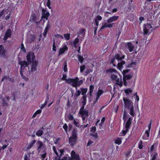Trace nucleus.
<instances>
[{"label": "nucleus", "mask_w": 160, "mask_h": 160, "mask_svg": "<svg viewBox=\"0 0 160 160\" xmlns=\"http://www.w3.org/2000/svg\"><path fill=\"white\" fill-rule=\"evenodd\" d=\"M81 93V92L80 91L78 90V91H77L75 93V96L76 97H78V96H79Z\"/></svg>", "instance_id": "obj_54"}, {"label": "nucleus", "mask_w": 160, "mask_h": 160, "mask_svg": "<svg viewBox=\"0 0 160 160\" xmlns=\"http://www.w3.org/2000/svg\"><path fill=\"white\" fill-rule=\"evenodd\" d=\"M92 71L90 69H87L85 72V76H87L88 74L90 73V72H92Z\"/></svg>", "instance_id": "obj_64"}, {"label": "nucleus", "mask_w": 160, "mask_h": 160, "mask_svg": "<svg viewBox=\"0 0 160 160\" xmlns=\"http://www.w3.org/2000/svg\"><path fill=\"white\" fill-rule=\"evenodd\" d=\"M123 101L124 104L125 108L129 109L131 106L133 105V103L132 101L129 99L128 98L124 97L123 98Z\"/></svg>", "instance_id": "obj_4"}, {"label": "nucleus", "mask_w": 160, "mask_h": 160, "mask_svg": "<svg viewBox=\"0 0 160 160\" xmlns=\"http://www.w3.org/2000/svg\"><path fill=\"white\" fill-rule=\"evenodd\" d=\"M86 68V66L85 65H83L82 66H81L80 67V72H82Z\"/></svg>", "instance_id": "obj_43"}, {"label": "nucleus", "mask_w": 160, "mask_h": 160, "mask_svg": "<svg viewBox=\"0 0 160 160\" xmlns=\"http://www.w3.org/2000/svg\"><path fill=\"white\" fill-rule=\"evenodd\" d=\"M142 144V141H140V142H139L138 147V148L140 149H142L143 148V145Z\"/></svg>", "instance_id": "obj_52"}, {"label": "nucleus", "mask_w": 160, "mask_h": 160, "mask_svg": "<svg viewBox=\"0 0 160 160\" xmlns=\"http://www.w3.org/2000/svg\"><path fill=\"white\" fill-rule=\"evenodd\" d=\"M64 36L65 39L67 40H68L70 38V34L67 33L64 34Z\"/></svg>", "instance_id": "obj_42"}, {"label": "nucleus", "mask_w": 160, "mask_h": 160, "mask_svg": "<svg viewBox=\"0 0 160 160\" xmlns=\"http://www.w3.org/2000/svg\"><path fill=\"white\" fill-rule=\"evenodd\" d=\"M21 50L23 51L24 52H25L26 51V49H25V48L24 47V45L22 43L21 44Z\"/></svg>", "instance_id": "obj_53"}, {"label": "nucleus", "mask_w": 160, "mask_h": 160, "mask_svg": "<svg viewBox=\"0 0 160 160\" xmlns=\"http://www.w3.org/2000/svg\"><path fill=\"white\" fill-rule=\"evenodd\" d=\"M118 76L116 75L112 74L111 76V78L112 80H115L117 79Z\"/></svg>", "instance_id": "obj_49"}, {"label": "nucleus", "mask_w": 160, "mask_h": 160, "mask_svg": "<svg viewBox=\"0 0 160 160\" xmlns=\"http://www.w3.org/2000/svg\"><path fill=\"white\" fill-rule=\"evenodd\" d=\"M26 58L27 61L25 60L22 61L20 58H19V59L18 61V64L21 66L20 73L23 79H24L25 78V76L23 74V72H24V74L27 76L30 74L29 68L28 67V65L32 63L31 58L32 60H33V59L35 58V56L33 52H29L27 54Z\"/></svg>", "instance_id": "obj_1"}, {"label": "nucleus", "mask_w": 160, "mask_h": 160, "mask_svg": "<svg viewBox=\"0 0 160 160\" xmlns=\"http://www.w3.org/2000/svg\"><path fill=\"white\" fill-rule=\"evenodd\" d=\"M115 57L116 59L118 61H121L122 59L124 58L125 56L124 55H122V53H116Z\"/></svg>", "instance_id": "obj_18"}, {"label": "nucleus", "mask_w": 160, "mask_h": 160, "mask_svg": "<svg viewBox=\"0 0 160 160\" xmlns=\"http://www.w3.org/2000/svg\"><path fill=\"white\" fill-rule=\"evenodd\" d=\"M127 113L126 112L124 111L123 113V119L124 121V122H125V121L127 120Z\"/></svg>", "instance_id": "obj_40"}, {"label": "nucleus", "mask_w": 160, "mask_h": 160, "mask_svg": "<svg viewBox=\"0 0 160 160\" xmlns=\"http://www.w3.org/2000/svg\"><path fill=\"white\" fill-rule=\"evenodd\" d=\"M125 63L126 62L124 60H121L120 62H118V63L117 65V68L119 70L121 71L123 65L125 64Z\"/></svg>", "instance_id": "obj_21"}, {"label": "nucleus", "mask_w": 160, "mask_h": 160, "mask_svg": "<svg viewBox=\"0 0 160 160\" xmlns=\"http://www.w3.org/2000/svg\"><path fill=\"white\" fill-rule=\"evenodd\" d=\"M54 36L56 38H60L62 39H63V37L62 35L59 34H55Z\"/></svg>", "instance_id": "obj_50"}, {"label": "nucleus", "mask_w": 160, "mask_h": 160, "mask_svg": "<svg viewBox=\"0 0 160 160\" xmlns=\"http://www.w3.org/2000/svg\"><path fill=\"white\" fill-rule=\"evenodd\" d=\"M56 48L55 41L54 40L52 44V51L56 52Z\"/></svg>", "instance_id": "obj_47"}, {"label": "nucleus", "mask_w": 160, "mask_h": 160, "mask_svg": "<svg viewBox=\"0 0 160 160\" xmlns=\"http://www.w3.org/2000/svg\"><path fill=\"white\" fill-rule=\"evenodd\" d=\"M59 152L60 153L59 155L58 158H61V157L64 154V152H65V150L63 149H59Z\"/></svg>", "instance_id": "obj_38"}, {"label": "nucleus", "mask_w": 160, "mask_h": 160, "mask_svg": "<svg viewBox=\"0 0 160 160\" xmlns=\"http://www.w3.org/2000/svg\"><path fill=\"white\" fill-rule=\"evenodd\" d=\"M52 149L54 152L56 154V155L57 156H58L59 155L58 153V152L57 151L56 148L55 146H52Z\"/></svg>", "instance_id": "obj_48"}, {"label": "nucleus", "mask_w": 160, "mask_h": 160, "mask_svg": "<svg viewBox=\"0 0 160 160\" xmlns=\"http://www.w3.org/2000/svg\"><path fill=\"white\" fill-rule=\"evenodd\" d=\"M116 84L119 85L120 87H121L123 85V82L122 81V77H120V79L118 78L116 79Z\"/></svg>", "instance_id": "obj_23"}, {"label": "nucleus", "mask_w": 160, "mask_h": 160, "mask_svg": "<svg viewBox=\"0 0 160 160\" xmlns=\"http://www.w3.org/2000/svg\"><path fill=\"white\" fill-rule=\"evenodd\" d=\"M93 143V142L91 140H89L87 145V147H88L89 146H90V145Z\"/></svg>", "instance_id": "obj_56"}, {"label": "nucleus", "mask_w": 160, "mask_h": 160, "mask_svg": "<svg viewBox=\"0 0 160 160\" xmlns=\"http://www.w3.org/2000/svg\"><path fill=\"white\" fill-rule=\"evenodd\" d=\"M78 58L79 61L81 63H82L83 62L84 59L83 57L81 55L78 54Z\"/></svg>", "instance_id": "obj_33"}, {"label": "nucleus", "mask_w": 160, "mask_h": 160, "mask_svg": "<svg viewBox=\"0 0 160 160\" xmlns=\"http://www.w3.org/2000/svg\"><path fill=\"white\" fill-rule=\"evenodd\" d=\"M94 86L93 85H91L89 86V95L91 97L92 96V92L94 90Z\"/></svg>", "instance_id": "obj_31"}, {"label": "nucleus", "mask_w": 160, "mask_h": 160, "mask_svg": "<svg viewBox=\"0 0 160 160\" xmlns=\"http://www.w3.org/2000/svg\"><path fill=\"white\" fill-rule=\"evenodd\" d=\"M77 131L76 129H74L72 133V135L69 138V143L71 147H73L77 142L78 139Z\"/></svg>", "instance_id": "obj_2"}, {"label": "nucleus", "mask_w": 160, "mask_h": 160, "mask_svg": "<svg viewBox=\"0 0 160 160\" xmlns=\"http://www.w3.org/2000/svg\"><path fill=\"white\" fill-rule=\"evenodd\" d=\"M96 131V128L95 126H93L90 128V131L93 133H95Z\"/></svg>", "instance_id": "obj_46"}, {"label": "nucleus", "mask_w": 160, "mask_h": 160, "mask_svg": "<svg viewBox=\"0 0 160 160\" xmlns=\"http://www.w3.org/2000/svg\"><path fill=\"white\" fill-rule=\"evenodd\" d=\"M62 47L59 49L58 53V55L63 54L65 51H67L68 50V48L65 43L62 44Z\"/></svg>", "instance_id": "obj_11"}, {"label": "nucleus", "mask_w": 160, "mask_h": 160, "mask_svg": "<svg viewBox=\"0 0 160 160\" xmlns=\"http://www.w3.org/2000/svg\"><path fill=\"white\" fill-rule=\"evenodd\" d=\"M119 16H118L114 15L108 18L107 20L108 23H110L115 21L119 18Z\"/></svg>", "instance_id": "obj_15"}, {"label": "nucleus", "mask_w": 160, "mask_h": 160, "mask_svg": "<svg viewBox=\"0 0 160 160\" xmlns=\"http://www.w3.org/2000/svg\"><path fill=\"white\" fill-rule=\"evenodd\" d=\"M135 96V102L136 103V104H137V103L138 104V102L139 100V96L137 95V92H136L134 93L133 95L132 96V98L133 99V97H134Z\"/></svg>", "instance_id": "obj_28"}, {"label": "nucleus", "mask_w": 160, "mask_h": 160, "mask_svg": "<svg viewBox=\"0 0 160 160\" xmlns=\"http://www.w3.org/2000/svg\"><path fill=\"white\" fill-rule=\"evenodd\" d=\"M114 23H108L107 24V28H111L113 27Z\"/></svg>", "instance_id": "obj_63"}, {"label": "nucleus", "mask_w": 160, "mask_h": 160, "mask_svg": "<svg viewBox=\"0 0 160 160\" xmlns=\"http://www.w3.org/2000/svg\"><path fill=\"white\" fill-rule=\"evenodd\" d=\"M132 77V76L130 74H126L123 75V85L125 86L126 87L128 85L127 80L131 79Z\"/></svg>", "instance_id": "obj_9"}, {"label": "nucleus", "mask_w": 160, "mask_h": 160, "mask_svg": "<svg viewBox=\"0 0 160 160\" xmlns=\"http://www.w3.org/2000/svg\"><path fill=\"white\" fill-rule=\"evenodd\" d=\"M130 71V70L129 69H126L123 70L122 72V74L123 75L127 74L126 73H128Z\"/></svg>", "instance_id": "obj_51"}, {"label": "nucleus", "mask_w": 160, "mask_h": 160, "mask_svg": "<svg viewBox=\"0 0 160 160\" xmlns=\"http://www.w3.org/2000/svg\"><path fill=\"white\" fill-rule=\"evenodd\" d=\"M124 47L126 49L128 50L130 52L134 51L135 46L130 42L125 43L124 44Z\"/></svg>", "instance_id": "obj_7"}, {"label": "nucleus", "mask_w": 160, "mask_h": 160, "mask_svg": "<svg viewBox=\"0 0 160 160\" xmlns=\"http://www.w3.org/2000/svg\"><path fill=\"white\" fill-rule=\"evenodd\" d=\"M42 110L41 109H38L37 110L35 113L33 114L32 116V118H35L36 115L38 114H39L41 113Z\"/></svg>", "instance_id": "obj_32"}, {"label": "nucleus", "mask_w": 160, "mask_h": 160, "mask_svg": "<svg viewBox=\"0 0 160 160\" xmlns=\"http://www.w3.org/2000/svg\"><path fill=\"white\" fill-rule=\"evenodd\" d=\"M48 30L46 29H45V28L44 31L43 32V35L44 36V38L46 37V35L47 34V33H48Z\"/></svg>", "instance_id": "obj_55"}, {"label": "nucleus", "mask_w": 160, "mask_h": 160, "mask_svg": "<svg viewBox=\"0 0 160 160\" xmlns=\"http://www.w3.org/2000/svg\"><path fill=\"white\" fill-rule=\"evenodd\" d=\"M81 92H82L81 94L83 96L85 95H86L85 94L88 91V89L87 88H81Z\"/></svg>", "instance_id": "obj_35"}, {"label": "nucleus", "mask_w": 160, "mask_h": 160, "mask_svg": "<svg viewBox=\"0 0 160 160\" xmlns=\"http://www.w3.org/2000/svg\"><path fill=\"white\" fill-rule=\"evenodd\" d=\"M113 73H117L118 71L115 69L113 68H109L106 70L105 73L106 74H110Z\"/></svg>", "instance_id": "obj_22"}, {"label": "nucleus", "mask_w": 160, "mask_h": 160, "mask_svg": "<svg viewBox=\"0 0 160 160\" xmlns=\"http://www.w3.org/2000/svg\"><path fill=\"white\" fill-rule=\"evenodd\" d=\"M124 92L126 95H128L132 93V90L130 88H128L124 90Z\"/></svg>", "instance_id": "obj_30"}, {"label": "nucleus", "mask_w": 160, "mask_h": 160, "mask_svg": "<svg viewBox=\"0 0 160 160\" xmlns=\"http://www.w3.org/2000/svg\"><path fill=\"white\" fill-rule=\"evenodd\" d=\"M67 80V83L71 84L73 87L75 88L76 89H77L78 83L79 80V78L78 77H76L74 78H68Z\"/></svg>", "instance_id": "obj_3"}, {"label": "nucleus", "mask_w": 160, "mask_h": 160, "mask_svg": "<svg viewBox=\"0 0 160 160\" xmlns=\"http://www.w3.org/2000/svg\"><path fill=\"white\" fill-rule=\"evenodd\" d=\"M106 28H107V23H104L101 27V29H103Z\"/></svg>", "instance_id": "obj_60"}, {"label": "nucleus", "mask_w": 160, "mask_h": 160, "mask_svg": "<svg viewBox=\"0 0 160 160\" xmlns=\"http://www.w3.org/2000/svg\"><path fill=\"white\" fill-rule=\"evenodd\" d=\"M84 106L83 105L80 108L79 113L81 115H85L86 117H88L89 116V111L84 109Z\"/></svg>", "instance_id": "obj_10"}, {"label": "nucleus", "mask_w": 160, "mask_h": 160, "mask_svg": "<svg viewBox=\"0 0 160 160\" xmlns=\"http://www.w3.org/2000/svg\"><path fill=\"white\" fill-rule=\"evenodd\" d=\"M35 59H33V60H31L32 64L31 68V70L30 72L32 73H33L35 71L37 70V66L38 64V62L36 60H35ZM31 60L32 59H31Z\"/></svg>", "instance_id": "obj_6"}, {"label": "nucleus", "mask_w": 160, "mask_h": 160, "mask_svg": "<svg viewBox=\"0 0 160 160\" xmlns=\"http://www.w3.org/2000/svg\"><path fill=\"white\" fill-rule=\"evenodd\" d=\"M36 144L38 145L37 151L38 152H40L42 149L44 148V145L42 141L39 140L37 142Z\"/></svg>", "instance_id": "obj_16"}, {"label": "nucleus", "mask_w": 160, "mask_h": 160, "mask_svg": "<svg viewBox=\"0 0 160 160\" xmlns=\"http://www.w3.org/2000/svg\"><path fill=\"white\" fill-rule=\"evenodd\" d=\"M158 157V154L157 152L155 153L153 156L152 158L150 160H156Z\"/></svg>", "instance_id": "obj_45"}, {"label": "nucleus", "mask_w": 160, "mask_h": 160, "mask_svg": "<svg viewBox=\"0 0 160 160\" xmlns=\"http://www.w3.org/2000/svg\"><path fill=\"white\" fill-rule=\"evenodd\" d=\"M152 120H150V122L148 126V129L146 130L144 135L142 137V139L143 140H148L149 138L150 131L151 128Z\"/></svg>", "instance_id": "obj_5"}, {"label": "nucleus", "mask_w": 160, "mask_h": 160, "mask_svg": "<svg viewBox=\"0 0 160 160\" xmlns=\"http://www.w3.org/2000/svg\"><path fill=\"white\" fill-rule=\"evenodd\" d=\"M152 28V27L150 24L147 23L146 24H144L143 28L144 34V35L147 34L149 30Z\"/></svg>", "instance_id": "obj_14"}, {"label": "nucleus", "mask_w": 160, "mask_h": 160, "mask_svg": "<svg viewBox=\"0 0 160 160\" xmlns=\"http://www.w3.org/2000/svg\"><path fill=\"white\" fill-rule=\"evenodd\" d=\"M6 52V50L2 45H0V55L4 57Z\"/></svg>", "instance_id": "obj_17"}, {"label": "nucleus", "mask_w": 160, "mask_h": 160, "mask_svg": "<svg viewBox=\"0 0 160 160\" xmlns=\"http://www.w3.org/2000/svg\"><path fill=\"white\" fill-rule=\"evenodd\" d=\"M104 92V91L102 89H98V92L97 93V96H98L100 97L101 95Z\"/></svg>", "instance_id": "obj_41"}, {"label": "nucleus", "mask_w": 160, "mask_h": 160, "mask_svg": "<svg viewBox=\"0 0 160 160\" xmlns=\"http://www.w3.org/2000/svg\"><path fill=\"white\" fill-rule=\"evenodd\" d=\"M36 141V140H33L32 141H31L27 145V148L28 149H29L31 148L33 145L35 144Z\"/></svg>", "instance_id": "obj_27"}, {"label": "nucleus", "mask_w": 160, "mask_h": 160, "mask_svg": "<svg viewBox=\"0 0 160 160\" xmlns=\"http://www.w3.org/2000/svg\"><path fill=\"white\" fill-rule=\"evenodd\" d=\"M132 117H130L126 123L125 125V128H127L128 129H129L130 125H131L132 123Z\"/></svg>", "instance_id": "obj_19"}, {"label": "nucleus", "mask_w": 160, "mask_h": 160, "mask_svg": "<svg viewBox=\"0 0 160 160\" xmlns=\"http://www.w3.org/2000/svg\"><path fill=\"white\" fill-rule=\"evenodd\" d=\"M12 35V31L10 29H8L6 31L5 36L3 39L4 42H6L8 38H10Z\"/></svg>", "instance_id": "obj_13"}, {"label": "nucleus", "mask_w": 160, "mask_h": 160, "mask_svg": "<svg viewBox=\"0 0 160 160\" xmlns=\"http://www.w3.org/2000/svg\"><path fill=\"white\" fill-rule=\"evenodd\" d=\"M134 107L133 106V105L131 106L130 108H129V112L130 115L133 117L134 116L135 114V112L134 110Z\"/></svg>", "instance_id": "obj_26"}, {"label": "nucleus", "mask_w": 160, "mask_h": 160, "mask_svg": "<svg viewBox=\"0 0 160 160\" xmlns=\"http://www.w3.org/2000/svg\"><path fill=\"white\" fill-rule=\"evenodd\" d=\"M122 138H118L115 141V143L118 145H120L122 143Z\"/></svg>", "instance_id": "obj_37"}, {"label": "nucleus", "mask_w": 160, "mask_h": 160, "mask_svg": "<svg viewBox=\"0 0 160 160\" xmlns=\"http://www.w3.org/2000/svg\"><path fill=\"white\" fill-rule=\"evenodd\" d=\"M79 42V39L78 38H75L74 41L71 43V46L75 48L78 47V43Z\"/></svg>", "instance_id": "obj_20"}, {"label": "nucleus", "mask_w": 160, "mask_h": 160, "mask_svg": "<svg viewBox=\"0 0 160 160\" xmlns=\"http://www.w3.org/2000/svg\"><path fill=\"white\" fill-rule=\"evenodd\" d=\"M43 132L42 129H39L36 132V135L38 137L41 136L43 134Z\"/></svg>", "instance_id": "obj_29"}, {"label": "nucleus", "mask_w": 160, "mask_h": 160, "mask_svg": "<svg viewBox=\"0 0 160 160\" xmlns=\"http://www.w3.org/2000/svg\"><path fill=\"white\" fill-rule=\"evenodd\" d=\"M50 15L49 13L44 9H42V13L41 18L42 19H45L47 20L48 18Z\"/></svg>", "instance_id": "obj_12"}, {"label": "nucleus", "mask_w": 160, "mask_h": 160, "mask_svg": "<svg viewBox=\"0 0 160 160\" xmlns=\"http://www.w3.org/2000/svg\"><path fill=\"white\" fill-rule=\"evenodd\" d=\"M125 130H123L120 133V135L121 136H125L127 134V132L129 130L127 128H125Z\"/></svg>", "instance_id": "obj_34"}, {"label": "nucleus", "mask_w": 160, "mask_h": 160, "mask_svg": "<svg viewBox=\"0 0 160 160\" xmlns=\"http://www.w3.org/2000/svg\"><path fill=\"white\" fill-rule=\"evenodd\" d=\"M71 160H80V157L79 154L76 153L74 150H72L71 153Z\"/></svg>", "instance_id": "obj_8"}, {"label": "nucleus", "mask_w": 160, "mask_h": 160, "mask_svg": "<svg viewBox=\"0 0 160 160\" xmlns=\"http://www.w3.org/2000/svg\"><path fill=\"white\" fill-rule=\"evenodd\" d=\"M118 11V9L117 8H115L112 9V12H110L108 11H106L105 12L104 15L105 16L107 17H108L109 15H108V14H109L110 15H112V13H113L116 12Z\"/></svg>", "instance_id": "obj_25"}, {"label": "nucleus", "mask_w": 160, "mask_h": 160, "mask_svg": "<svg viewBox=\"0 0 160 160\" xmlns=\"http://www.w3.org/2000/svg\"><path fill=\"white\" fill-rule=\"evenodd\" d=\"M63 128L64 129L66 133L67 134H68V126L66 123L64 124V125L63 126Z\"/></svg>", "instance_id": "obj_44"}, {"label": "nucleus", "mask_w": 160, "mask_h": 160, "mask_svg": "<svg viewBox=\"0 0 160 160\" xmlns=\"http://www.w3.org/2000/svg\"><path fill=\"white\" fill-rule=\"evenodd\" d=\"M86 29L84 28H81L80 30H79V33L80 34H82L85 31Z\"/></svg>", "instance_id": "obj_58"}, {"label": "nucleus", "mask_w": 160, "mask_h": 160, "mask_svg": "<svg viewBox=\"0 0 160 160\" xmlns=\"http://www.w3.org/2000/svg\"><path fill=\"white\" fill-rule=\"evenodd\" d=\"M61 160H71V158L69 156L68 154H66L64 156L62 159H61Z\"/></svg>", "instance_id": "obj_39"}, {"label": "nucleus", "mask_w": 160, "mask_h": 160, "mask_svg": "<svg viewBox=\"0 0 160 160\" xmlns=\"http://www.w3.org/2000/svg\"><path fill=\"white\" fill-rule=\"evenodd\" d=\"M42 152H44L43 153L40 154L41 157L40 158L41 160H48V158L47 157V153L46 152L43 151Z\"/></svg>", "instance_id": "obj_24"}, {"label": "nucleus", "mask_w": 160, "mask_h": 160, "mask_svg": "<svg viewBox=\"0 0 160 160\" xmlns=\"http://www.w3.org/2000/svg\"><path fill=\"white\" fill-rule=\"evenodd\" d=\"M73 123L76 127H80V125H79V122H77L75 119L73 120Z\"/></svg>", "instance_id": "obj_62"}, {"label": "nucleus", "mask_w": 160, "mask_h": 160, "mask_svg": "<svg viewBox=\"0 0 160 160\" xmlns=\"http://www.w3.org/2000/svg\"><path fill=\"white\" fill-rule=\"evenodd\" d=\"M82 98L83 100V101L82 102V105L83 106H85L87 102V95H85L83 96Z\"/></svg>", "instance_id": "obj_36"}, {"label": "nucleus", "mask_w": 160, "mask_h": 160, "mask_svg": "<svg viewBox=\"0 0 160 160\" xmlns=\"http://www.w3.org/2000/svg\"><path fill=\"white\" fill-rule=\"evenodd\" d=\"M67 75L65 74H63V76L62 79V80H65L67 83Z\"/></svg>", "instance_id": "obj_57"}, {"label": "nucleus", "mask_w": 160, "mask_h": 160, "mask_svg": "<svg viewBox=\"0 0 160 160\" xmlns=\"http://www.w3.org/2000/svg\"><path fill=\"white\" fill-rule=\"evenodd\" d=\"M63 70L64 72H66L68 71L67 65L66 63L64 65Z\"/></svg>", "instance_id": "obj_59"}, {"label": "nucleus", "mask_w": 160, "mask_h": 160, "mask_svg": "<svg viewBox=\"0 0 160 160\" xmlns=\"http://www.w3.org/2000/svg\"><path fill=\"white\" fill-rule=\"evenodd\" d=\"M116 59V58H115V56L112 58L111 59L110 63H114V62H115Z\"/></svg>", "instance_id": "obj_61"}]
</instances>
